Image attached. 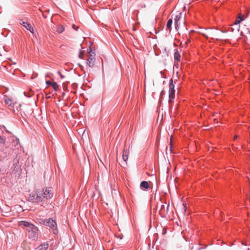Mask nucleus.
<instances>
[{
  "label": "nucleus",
  "instance_id": "obj_1",
  "mask_svg": "<svg viewBox=\"0 0 250 250\" xmlns=\"http://www.w3.org/2000/svg\"><path fill=\"white\" fill-rule=\"evenodd\" d=\"M28 200L32 203H38L43 201L42 196V192L40 190H37L29 194Z\"/></svg>",
  "mask_w": 250,
  "mask_h": 250
},
{
  "label": "nucleus",
  "instance_id": "obj_2",
  "mask_svg": "<svg viewBox=\"0 0 250 250\" xmlns=\"http://www.w3.org/2000/svg\"><path fill=\"white\" fill-rule=\"evenodd\" d=\"M41 223L50 228L53 230L54 234L58 233L56 222L52 219L49 218L48 219L43 220Z\"/></svg>",
  "mask_w": 250,
  "mask_h": 250
},
{
  "label": "nucleus",
  "instance_id": "obj_3",
  "mask_svg": "<svg viewBox=\"0 0 250 250\" xmlns=\"http://www.w3.org/2000/svg\"><path fill=\"white\" fill-rule=\"evenodd\" d=\"M91 52V50L88 52L89 54L87 56L86 64L90 68H92L95 64V55H93L94 53L92 52V54H90Z\"/></svg>",
  "mask_w": 250,
  "mask_h": 250
},
{
  "label": "nucleus",
  "instance_id": "obj_4",
  "mask_svg": "<svg viewBox=\"0 0 250 250\" xmlns=\"http://www.w3.org/2000/svg\"><path fill=\"white\" fill-rule=\"evenodd\" d=\"M42 192V196L44 199H48L51 198L53 196V192L52 189L50 188H47L43 190H41Z\"/></svg>",
  "mask_w": 250,
  "mask_h": 250
},
{
  "label": "nucleus",
  "instance_id": "obj_5",
  "mask_svg": "<svg viewBox=\"0 0 250 250\" xmlns=\"http://www.w3.org/2000/svg\"><path fill=\"white\" fill-rule=\"evenodd\" d=\"M175 90L174 85L173 83V80L171 79L169 81V102H171L172 100L174 98Z\"/></svg>",
  "mask_w": 250,
  "mask_h": 250
},
{
  "label": "nucleus",
  "instance_id": "obj_6",
  "mask_svg": "<svg viewBox=\"0 0 250 250\" xmlns=\"http://www.w3.org/2000/svg\"><path fill=\"white\" fill-rule=\"evenodd\" d=\"M38 231L39 229L37 227L33 228V229L31 230L28 233L29 238L33 241H36L38 238Z\"/></svg>",
  "mask_w": 250,
  "mask_h": 250
},
{
  "label": "nucleus",
  "instance_id": "obj_7",
  "mask_svg": "<svg viewBox=\"0 0 250 250\" xmlns=\"http://www.w3.org/2000/svg\"><path fill=\"white\" fill-rule=\"evenodd\" d=\"M182 13H178V14L176 15L175 18L174 19L175 27L177 30H178V28H179L181 26V23L180 22V20L182 18Z\"/></svg>",
  "mask_w": 250,
  "mask_h": 250
},
{
  "label": "nucleus",
  "instance_id": "obj_8",
  "mask_svg": "<svg viewBox=\"0 0 250 250\" xmlns=\"http://www.w3.org/2000/svg\"><path fill=\"white\" fill-rule=\"evenodd\" d=\"M19 22L20 23L24 26L26 29L30 31L31 33H33L34 30L30 24L24 21L22 19L20 20Z\"/></svg>",
  "mask_w": 250,
  "mask_h": 250
},
{
  "label": "nucleus",
  "instance_id": "obj_9",
  "mask_svg": "<svg viewBox=\"0 0 250 250\" xmlns=\"http://www.w3.org/2000/svg\"><path fill=\"white\" fill-rule=\"evenodd\" d=\"M169 206V205L167 206V209L166 210V206L165 205H161V207L159 210V213L162 217H165L166 216Z\"/></svg>",
  "mask_w": 250,
  "mask_h": 250
},
{
  "label": "nucleus",
  "instance_id": "obj_10",
  "mask_svg": "<svg viewBox=\"0 0 250 250\" xmlns=\"http://www.w3.org/2000/svg\"><path fill=\"white\" fill-rule=\"evenodd\" d=\"M240 30V25L237 24H232L231 27L229 28V31L238 33Z\"/></svg>",
  "mask_w": 250,
  "mask_h": 250
},
{
  "label": "nucleus",
  "instance_id": "obj_11",
  "mask_svg": "<svg viewBox=\"0 0 250 250\" xmlns=\"http://www.w3.org/2000/svg\"><path fill=\"white\" fill-rule=\"evenodd\" d=\"M5 103L9 106H12L14 104V103L12 98L7 96H5L4 98Z\"/></svg>",
  "mask_w": 250,
  "mask_h": 250
},
{
  "label": "nucleus",
  "instance_id": "obj_12",
  "mask_svg": "<svg viewBox=\"0 0 250 250\" xmlns=\"http://www.w3.org/2000/svg\"><path fill=\"white\" fill-rule=\"evenodd\" d=\"M31 224V223H30L27 221H21L19 222V223H18L19 226L20 227H21V228H23V227L27 228Z\"/></svg>",
  "mask_w": 250,
  "mask_h": 250
},
{
  "label": "nucleus",
  "instance_id": "obj_13",
  "mask_svg": "<svg viewBox=\"0 0 250 250\" xmlns=\"http://www.w3.org/2000/svg\"><path fill=\"white\" fill-rule=\"evenodd\" d=\"M48 248V244L47 243H43L37 247L36 250H46Z\"/></svg>",
  "mask_w": 250,
  "mask_h": 250
},
{
  "label": "nucleus",
  "instance_id": "obj_14",
  "mask_svg": "<svg viewBox=\"0 0 250 250\" xmlns=\"http://www.w3.org/2000/svg\"><path fill=\"white\" fill-rule=\"evenodd\" d=\"M172 19H170L168 20L167 25H166V30L167 31H169L170 32L171 30V25L172 24Z\"/></svg>",
  "mask_w": 250,
  "mask_h": 250
},
{
  "label": "nucleus",
  "instance_id": "obj_15",
  "mask_svg": "<svg viewBox=\"0 0 250 250\" xmlns=\"http://www.w3.org/2000/svg\"><path fill=\"white\" fill-rule=\"evenodd\" d=\"M129 154V151L127 150L124 149L123 152V159L125 162L126 163L128 159V155Z\"/></svg>",
  "mask_w": 250,
  "mask_h": 250
},
{
  "label": "nucleus",
  "instance_id": "obj_16",
  "mask_svg": "<svg viewBox=\"0 0 250 250\" xmlns=\"http://www.w3.org/2000/svg\"><path fill=\"white\" fill-rule=\"evenodd\" d=\"M64 30V28L62 25H59L56 26V31L58 33H62Z\"/></svg>",
  "mask_w": 250,
  "mask_h": 250
},
{
  "label": "nucleus",
  "instance_id": "obj_17",
  "mask_svg": "<svg viewBox=\"0 0 250 250\" xmlns=\"http://www.w3.org/2000/svg\"><path fill=\"white\" fill-rule=\"evenodd\" d=\"M140 186L141 188H144L146 189L148 188L149 186V184L146 181H143L141 183Z\"/></svg>",
  "mask_w": 250,
  "mask_h": 250
},
{
  "label": "nucleus",
  "instance_id": "obj_18",
  "mask_svg": "<svg viewBox=\"0 0 250 250\" xmlns=\"http://www.w3.org/2000/svg\"><path fill=\"white\" fill-rule=\"evenodd\" d=\"M181 56L178 51H176L174 53V59L175 60L178 62L180 61Z\"/></svg>",
  "mask_w": 250,
  "mask_h": 250
},
{
  "label": "nucleus",
  "instance_id": "obj_19",
  "mask_svg": "<svg viewBox=\"0 0 250 250\" xmlns=\"http://www.w3.org/2000/svg\"><path fill=\"white\" fill-rule=\"evenodd\" d=\"M244 26L245 27L243 29L244 31L249 32L250 34V23H247Z\"/></svg>",
  "mask_w": 250,
  "mask_h": 250
},
{
  "label": "nucleus",
  "instance_id": "obj_20",
  "mask_svg": "<svg viewBox=\"0 0 250 250\" xmlns=\"http://www.w3.org/2000/svg\"><path fill=\"white\" fill-rule=\"evenodd\" d=\"M35 227V226L32 224L29 225V226L26 228V230L28 231V233H29V231H31V230L33 229V228Z\"/></svg>",
  "mask_w": 250,
  "mask_h": 250
},
{
  "label": "nucleus",
  "instance_id": "obj_21",
  "mask_svg": "<svg viewBox=\"0 0 250 250\" xmlns=\"http://www.w3.org/2000/svg\"><path fill=\"white\" fill-rule=\"evenodd\" d=\"M52 86L53 87V88L56 91L58 88V84H57V83H55V82H54L52 83Z\"/></svg>",
  "mask_w": 250,
  "mask_h": 250
},
{
  "label": "nucleus",
  "instance_id": "obj_22",
  "mask_svg": "<svg viewBox=\"0 0 250 250\" xmlns=\"http://www.w3.org/2000/svg\"><path fill=\"white\" fill-rule=\"evenodd\" d=\"M239 18H240V20H239L238 19L236 20V21H235V22L233 24L239 25L240 21H243L244 20L243 18H241L240 16Z\"/></svg>",
  "mask_w": 250,
  "mask_h": 250
},
{
  "label": "nucleus",
  "instance_id": "obj_23",
  "mask_svg": "<svg viewBox=\"0 0 250 250\" xmlns=\"http://www.w3.org/2000/svg\"><path fill=\"white\" fill-rule=\"evenodd\" d=\"M22 245V247H24V246L25 247V250H31L29 248V247L28 246H27L26 243H25V242L23 243Z\"/></svg>",
  "mask_w": 250,
  "mask_h": 250
},
{
  "label": "nucleus",
  "instance_id": "obj_24",
  "mask_svg": "<svg viewBox=\"0 0 250 250\" xmlns=\"http://www.w3.org/2000/svg\"><path fill=\"white\" fill-rule=\"evenodd\" d=\"M83 56H84V52L83 51H81L80 52L79 55V58L81 59H82V58H83Z\"/></svg>",
  "mask_w": 250,
  "mask_h": 250
},
{
  "label": "nucleus",
  "instance_id": "obj_25",
  "mask_svg": "<svg viewBox=\"0 0 250 250\" xmlns=\"http://www.w3.org/2000/svg\"><path fill=\"white\" fill-rule=\"evenodd\" d=\"M72 28L77 31L78 27L76 26L75 24H73L72 25Z\"/></svg>",
  "mask_w": 250,
  "mask_h": 250
},
{
  "label": "nucleus",
  "instance_id": "obj_26",
  "mask_svg": "<svg viewBox=\"0 0 250 250\" xmlns=\"http://www.w3.org/2000/svg\"><path fill=\"white\" fill-rule=\"evenodd\" d=\"M207 34L208 35H210V36H212V35H212V32L211 31H208L207 33Z\"/></svg>",
  "mask_w": 250,
  "mask_h": 250
},
{
  "label": "nucleus",
  "instance_id": "obj_27",
  "mask_svg": "<svg viewBox=\"0 0 250 250\" xmlns=\"http://www.w3.org/2000/svg\"><path fill=\"white\" fill-rule=\"evenodd\" d=\"M183 206L184 211V212H185L186 210V209H187L186 206V205L185 204H183Z\"/></svg>",
  "mask_w": 250,
  "mask_h": 250
},
{
  "label": "nucleus",
  "instance_id": "obj_28",
  "mask_svg": "<svg viewBox=\"0 0 250 250\" xmlns=\"http://www.w3.org/2000/svg\"><path fill=\"white\" fill-rule=\"evenodd\" d=\"M52 83H51L50 81H49L46 82V83L48 85H52Z\"/></svg>",
  "mask_w": 250,
  "mask_h": 250
},
{
  "label": "nucleus",
  "instance_id": "obj_29",
  "mask_svg": "<svg viewBox=\"0 0 250 250\" xmlns=\"http://www.w3.org/2000/svg\"><path fill=\"white\" fill-rule=\"evenodd\" d=\"M19 143V139H16V141H15V145L16 146V145H18Z\"/></svg>",
  "mask_w": 250,
  "mask_h": 250
},
{
  "label": "nucleus",
  "instance_id": "obj_30",
  "mask_svg": "<svg viewBox=\"0 0 250 250\" xmlns=\"http://www.w3.org/2000/svg\"><path fill=\"white\" fill-rule=\"evenodd\" d=\"M169 144H170V148H171V146H172V137H171V139H170V143H169Z\"/></svg>",
  "mask_w": 250,
  "mask_h": 250
},
{
  "label": "nucleus",
  "instance_id": "obj_31",
  "mask_svg": "<svg viewBox=\"0 0 250 250\" xmlns=\"http://www.w3.org/2000/svg\"><path fill=\"white\" fill-rule=\"evenodd\" d=\"M58 73L60 74L62 79H63L64 78V76L62 74H61V73L60 71L58 72Z\"/></svg>",
  "mask_w": 250,
  "mask_h": 250
},
{
  "label": "nucleus",
  "instance_id": "obj_32",
  "mask_svg": "<svg viewBox=\"0 0 250 250\" xmlns=\"http://www.w3.org/2000/svg\"><path fill=\"white\" fill-rule=\"evenodd\" d=\"M2 141H3V139L2 138L1 136L0 135V142H1Z\"/></svg>",
  "mask_w": 250,
  "mask_h": 250
},
{
  "label": "nucleus",
  "instance_id": "obj_33",
  "mask_svg": "<svg viewBox=\"0 0 250 250\" xmlns=\"http://www.w3.org/2000/svg\"><path fill=\"white\" fill-rule=\"evenodd\" d=\"M195 250H201L202 249V248H199L198 249H194Z\"/></svg>",
  "mask_w": 250,
  "mask_h": 250
},
{
  "label": "nucleus",
  "instance_id": "obj_34",
  "mask_svg": "<svg viewBox=\"0 0 250 250\" xmlns=\"http://www.w3.org/2000/svg\"><path fill=\"white\" fill-rule=\"evenodd\" d=\"M202 34H203V36H205L206 38H207V37H208V36H207V35L206 34H205V33H203Z\"/></svg>",
  "mask_w": 250,
  "mask_h": 250
},
{
  "label": "nucleus",
  "instance_id": "obj_35",
  "mask_svg": "<svg viewBox=\"0 0 250 250\" xmlns=\"http://www.w3.org/2000/svg\"><path fill=\"white\" fill-rule=\"evenodd\" d=\"M238 138V136L237 135H235L234 137V139H236L237 138Z\"/></svg>",
  "mask_w": 250,
  "mask_h": 250
},
{
  "label": "nucleus",
  "instance_id": "obj_36",
  "mask_svg": "<svg viewBox=\"0 0 250 250\" xmlns=\"http://www.w3.org/2000/svg\"><path fill=\"white\" fill-rule=\"evenodd\" d=\"M240 35H241V36H243V32H241L240 33Z\"/></svg>",
  "mask_w": 250,
  "mask_h": 250
},
{
  "label": "nucleus",
  "instance_id": "obj_37",
  "mask_svg": "<svg viewBox=\"0 0 250 250\" xmlns=\"http://www.w3.org/2000/svg\"><path fill=\"white\" fill-rule=\"evenodd\" d=\"M164 234L166 233V230L164 231V232L163 233Z\"/></svg>",
  "mask_w": 250,
  "mask_h": 250
},
{
  "label": "nucleus",
  "instance_id": "obj_38",
  "mask_svg": "<svg viewBox=\"0 0 250 250\" xmlns=\"http://www.w3.org/2000/svg\"><path fill=\"white\" fill-rule=\"evenodd\" d=\"M182 24H183V25H184V24H185V21H183L182 22Z\"/></svg>",
  "mask_w": 250,
  "mask_h": 250
},
{
  "label": "nucleus",
  "instance_id": "obj_39",
  "mask_svg": "<svg viewBox=\"0 0 250 250\" xmlns=\"http://www.w3.org/2000/svg\"><path fill=\"white\" fill-rule=\"evenodd\" d=\"M189 41L188 40V42H186V44H187L188 42Z\"/></svg>",
  "mask_w": 250,
  "mask_h": 250
},
{
  "label": "nucleus",
  "instance_id": "obj_40",
  "mask_svg": "<svg viewBox=\"0 0 250 250\" xmlns=\"http://www.w3.org/2000/svg\"><path fill=\"white\" fill-rule=\"evenodd\" d=\"M214 122H215V121H216V119H214Z\"/></svg>",
  "mask_w": 250,
  "mask_h": 250
}]
</instances>
